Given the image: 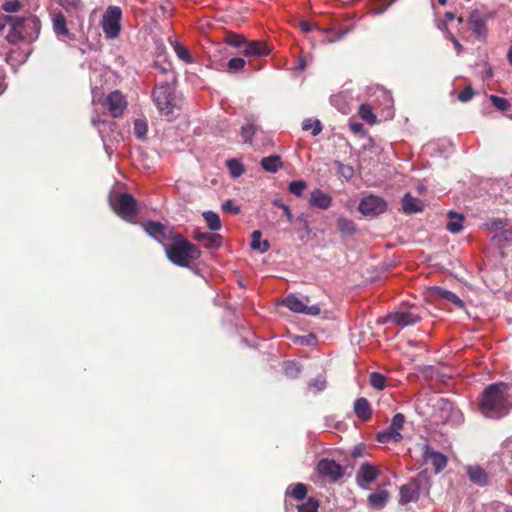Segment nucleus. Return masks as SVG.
Returning <instances> with one entry per match:
<instances>
[{
	"label": "nucleus",
	"instance_id": "49",
	"mask_svg": "<svg viewBox=\"0 0 512 512\" xmlns=\"http://www.w3.org/2000/svg\"><path fill=\"white\" fill-rule=\"evenodd\" d=\"M490 100L493 103V105L497 109H499L501 111L507 110L508 107L510 106L508 100L506 98H503V97H499V96H496V95H491L490 96Z\"/></svg>",
	"mask_w": 512,
	"mask_h": 512
},
{
	"label": "nucleus",
	"instance_id": "37",
	"mask_svg": "<svg viewBox=\"0 0 512 512\" xmlns=\"http://www.w3.org/2000/svg\"><path fill=\"white\" fill-rule=\"evenodd\" d=\"M227 167L229 169L230 174L237 178L241 176L244 172V168L241 162L236 159H230L227 161Z\"/></svg>",
	"mask_w": 512,
	"mask_h": 512
},
{
	"label": "nucleus",
	"instance_id": "29",
	"mask_svg": "<svg viewBox=\"0 0 512 512\" xmlns=\"http://www.w3.org/2000/svg\"><path fill=\"white\" fill-rule=\"evenodd\" d=\"M195 239L197 241L203 242L205 247L213 248V247H216L219 245L220 236L216 235V234H211L208 232H202V233H197L195 235Z\"/></svg>",
	"mask_w": 512,
	"mask_h": 512
},
{
	"label": "nucleus",
	"instance_id": "33",
	"mask_svg": "<svg viewBox=\"0 0 512 512\" xmlns=\"http://www.w3.org/2000/svg\"><path fill=\"white\" fill-rule=\"evenodd\" d=\"M302 129L304 131H311L312 136H317L322 131V124L318 119L313 120L308 118L302 122Z\"/></svg>",
	"mask_w": 512,
	"mask_h": 512
},
{
	"label": "nucleus",
	"instance_id": "32",
	"mask_svg": "<svg viewBox=\"0 0 512 512\" xmlns=\"http://www.w3.org/2000/svg\"><path fill=\"white\" fill-rule=\"evenodd\" d=\"M283 304L291 311L295 313H303L305 304L296 296L288 295L284 300Z\"/></svg>",
	"mask_w": 512,
	"mask_h": 512
},
{
	"label": "nucleus",
	"instance_id": "5",
	"mask_svg": "<svg viewBox=\"0 0 512 512\" xmlns=\"http://www.w3.org/2000/svg\"><path fill=\"white\" fill-rule=\"evenodd\" d=\"M122 11L118 6H109L102 18V29L108 39H114L120 33Z\"/></svg>",
	"mask_w": 512,
	"mask_h": 512
},
{
	"label": "nucleus",
	"instance_id": "30",
	"mask_svg": "<svg viewBox=\"0 0 512 512\" xmlns=\"http://www.w3.org/2000/svg\"><path fill=\"white\" fill-rule=\"evenodd\" d=\"M441 409L448 410L450 412V416L446 417L445 421L461 422L463 420L461 412L454 408L451 402L441 399Z\"/></svg>",
	"mask_w": 512,
	"mask_h": 512
},
{
	"label": "nucleus",
	"instance_id": "6",
	"mask_svg": "<svg viewBox=\"0 0 512 512\" xmlns=\"http://www.w3.org/2000/svg\"><path fill=\"white\" fill-rule=\"evenodd\" d=\"M110 205L114 212L125 220L136 214L137 203L130 194L123 193L115 198H110Z\"/></svg>",
	"mask_w": 512,
	"mask_h": 512
},
{
	"label": "nucleus",
	"instance_id": "28",
	"mask_svg": "<svg viewBox=\"0 0 512 512\" xmlns=\"http://www.w3.org/2000/svg\"><path fill=\"white\" fill-rule=\"evenodd\" d=\"M261 238H262L261 231H259V230L253 231L252 235H251L250 247L253 250H258L261 253H264L269 249L270 244L267 240L262 241Z\"/></svg>",
	"mask_w": 512,
	"mask_h": 512
},
{
	"label": "nucleus",
	"instance_id": "38",
	"mask_svg": "<svg viewBox=\"0 0 512 512\" xmlns=\"http://www.w3.org/2000/svg\"><path fill=\"white\" fill-rule=\"evenodd\" d=\"M147 123L142 119H136L134 121V134L138 139H145L147 134Z\"/></svg>",
	"mask_w": 512,
	"mask_h": 512
},
{
	"label": "nucleus",
	"instance_id": "36",
	"mask_svg": "<svg viewBox=\"0 0 512 512\" xmlns=\"http://www.w3.org/2000/svg\"><path fill=\"white\" fill-rule=\"evenodd\" d=\"M370 384L377 390H383L386 386V378L381 373L372 372L370 374Z\"/></svg>",
	"mask_w": 512,
	"mask_h": 512
},
{
	"label": "nucleus",
	"instance_id": "11",
	"mask_svg": "<svg viewBox=\"0 0 512 512\" xmlns=\"http://www.w3.org/2000/svg\"><path fill=\"white\" fill-rule=\"evenodd\" d=\"M317 469L319 474L325 477H329L334 481L340 479L344 474L343 467L340 464L332 459L327 458L319 461Z\"/></svg>",
	"mask_w": 512,
	"mask_h": 512
},
{
	"label": "nucleus",
	"instance_id": "1",
	"mask_svg": "<svg viewBox=\"0 0 512 512\" xmlns=\"http://www.w3.org/2000/svg\"><path fill=\"white\" fill-rule=\"evenodd\" d=\"M509 390V385L502 382L486 387L479 405L481 414L490 419H499L507 415L511 407Z\"/></svg>",
	"mask_w": 512,
	"mask_h": 512
},
{
	"label": "nucleus",
	"instance_id": "34",
	"mask_svg": "<svg viewBox=\"0 0 512 512\" xmlns=\"http://www.w3.org/2000/svg\"><path fill=\"white\" fill-rule=\"evenodd\" d=\"M337 228L344 235H351L355 232V225L353 221L346 217H339L336 222Z\"/></svg>",
	"mask_w": 512,
	"mask_h": 512
},
{
	"label": "nucleus",
	"instance_id": "43",
	"mask_svg": "<svg viewBox=\"0 0 512 512\" xmlns=\"http://www.w3.org/2000/svg\"><path fill=\"white\" fill-rule=\"evenodd\" d=\"M245 64H246V62L243 58L235 57V58H231L228 61L227 68H228L229 72L234 73V72L241 71L244 68Z\"/></svg>",
	"mask_w": 512,
	"mask_h": 512
},
{
	"label": "nucleus",
	"instance_id": "42",
	"mask_svg": "<svg viewBox=\"0 0 512 512\" xmlns=\"http://www.w3.org/2000/svg\"><path fill=\"white\" fill-rule=\"evenodd\" d=\"M173 47H174V51H175L176 55L179 57V59L183 60L186 63L192 62L191 55H190L189 51L184 46H182L178 42H175Z\"/></svg>",
	"mask_w": 512,
	"mask_h": 512
},
{
	"label": "nucleus",
	"instance_id": "16",
	"mask_svg": "<svg viewBox=\"0 0 512 512\" xmlns=\"http://www.w3.org/2000/svg\"><path fill=\"white\" fill-rule=\"evenodd\" d=\"M52 22H53V30H54L56 36L60 40H65V38H67L69 40L75 39V36L73 34H71L67 29L66 19L63 16V14H61V13L55 14L53 16Z\"/></svg>",
	"mask_w": 512,
	"mask_h": 512
},
{
	"label": "nucleus",
	"instance_id": "19",
	"mask_svg": "<svg viewBox=\"0 0 512 512\" xmlns=\"http://www.w3.org/2000/svg\"><path fill=\"white\" fill-rule=\"evenodd\" d=\"M354 412L356 416L363 420L367 421L372 416L371 406L366 398L360 397L354 402Z\"/></svg>",
	"mask_w": 512,
	"mask_h": 512
},
{
	"label": "nucleus",
	"instance_id": "56",
	"mask_svg": "<svg viewBox=\"0 0 512 512\" xmlns=\"http://www.w3.org/2000/svg\"><path fill=\"white\" fill-rule=\"evenodd\" d=\"M60 5L66 9H76L80 5V0H59Z\"/></svg>",
	"mask_w": 512,
	"mask_h": 512
},
{
	"label": "nucleus",
	"instance_id": "58",
	"mask_svg": "<svg viewBox=\"0 0 512 512\" xmlns=\"http://www.w3.org/2000/svg\"><path fill=\"white\" fill-rule=\"evenodd\" d=\"M309 385L315 387L318 391H321L325 388L326 382L324 379H315L310 381Z\"/></svg>",
	"mask_w": 512,
	"mask_h": 512
},
{
	"label": "nucleus",
	"instance_id": "25",
	"mask_svg": "<svg viewBox=\"0 0 512 512\" xmlns=\"http://www.w3.org/2000/svg\"><path fill=\"white\" fill-rule=\"evenodd\" d=\"M377 475L378 470L376 467L369 463H365L361 465L357 477L366 483H372L377 478Z\"/></svg>",
	"mask_w": 512,
	"mask_h": 512
},
{
	"label": "nucleus",
	"instance_id": "15",
	"mask_svg": "<svg viewBox=\"0 0 512 512\" xmlns=\"http://www.w3.org/2000/svg\"><path fill=\"white\" fill-rule=\"evenodd\" d=\"M419 486L416 482H410L400 488V500L401 505L408 504L410 502H416L419 499Z\"/></svg>",
	"mask_w": 512,
	"mask_h": 512
},
{
	"label": "nucleus",
	"instance_id": "14",
	"mask_svg": "<svg viewBox=\"0 0 512 512\" xmlns=\"http://www.w3.org/2000/svg\"><path fill=\"white\" fill-rule=\"evenodd\" d=\"M468 23L473 34L479 40L484 41L487 37V27L486 22L481 15L476 11L471 12L468 18Z\"/></svg>",
	"mask_w": 512,
	"mask_h": 512
},
{
	"label": "nucleus",
	"instance_id": "60",
	"mask_svg": "<svg viewBox=\"0 0 512 512\" xmlns=\"http://www.w3.org/2000/svg\"><path fill=\"white\" fill-rule=\"evenodd\" d=\"M311 337H312L311 335L310 336H298L295 338V342L300 343L302 345H308V344H310Z\"/></svg>",
	"mask_w": 512,
	"mask_h": 512
},
{
	"label": "nucleus",
	"instance_id": "48",
	"mask_svg": "<svg viewBox=\"0 0 512 512\" xmlns=\"http://www.w3.org/2000/svg\"><path fill=\"white\" fill-rule=\"evenodd\" d=\"M404 423L405 416L402 413H397L393 416L389 426L392 428V430L400 432L403 429Z\"/></svg>",
	"mask_w": 512,
	"mask_h": 512
},
{
	"label": "nucleus",
	"instance_id": "26",
	"mask_svg": "<svg viewBox=\"0 0 512 512\" xmlns=\"http://www.w3.org/2000/svg\"><path fill=\"white\" fill-rule=\"evenodd\" d=\"M261 166L265 171L275 173L282 167V161L278 155H272L262 158Z\"/></svg>",
	"mask_w": 512,
	"mask_h": 512
},
{
	"label": "nucleus",
	"instance_id": "41",
	"mask_svg": "<svg viewBox=\"0 0 512 512\" xmlns=\"http://www.w3.org/2000/svg\"><path fill=\"white\" fill-rule=\"evenodd\" d=\"M21 8L22 4L19 0H5L1 5V9L6 13H16Z\"/></svg>",
	"mask_w": 512,
	"mask_h": 512
},
{
	"label": "nucleus",
	"instance_id": "31",
	"mask_svg": "<svg viewBox=\"0 0 512 512\" xmlns=\"http://www.w3.org/2000/svg\"><path fill=\"white\" fill-rule=\"evenodd\" d=\"M208 228L212 231H218L221 229V220L217 213L213 211H205L202 214Z\"/></svg>",
	"mask_w": 512,
	"mask_h": 512
},
{
	"label": "nucleus",
	"instance_id": "57",
	"mask_svg": "<svg viewBox=\"0 0 512 512\" xmlns=\"http://www.w3.org/2000/svg\"><path fill=\"white\" fill-rule=\"evenodd\" d=\"M320 307L318 305H311V306H308L305 304L304 306V311L302 314H305V315H311V316H316L318 314H320Z\"/></svg>",
	"mask_w": 512,
	"mask_h": 512
},
{
	"label": "nucleus",
	"instance_id": "64",
	"mask_svg": "<svg viewBox=\"0 0 512 512\" xmlns=\"http://www.w3.org/2000/svg\"><path fill=\"white\" fill-rule=\"evenodd\" d=\"M6 16L7 15L0 16V32H2L3 29L5 28L6 24H8V21L6 20Z\"/></svg>",
	"mask_w": 512,
	"mask_h": 512
},
{
	"label": "nucleus",
	"instance_id": "40",
	"mask_svg": "<svg viewBox=\"0 0 512 512\" xmlns=\"http://www.w3.org/2000/svg\"><path fill=\"white\" fill-rule=\"evenodd\" d=\"M256 132V127L252 123H247L241 128V137L245 143H251Z\"/></svg>",
	"mask_w": 512,
	"mask_h": 512
},
{
	"label": "nucleus",
	"instance_id": "20",
	"mask_svg": "<svg viewBox=\"0 0 512 512\" xmlns=\"http://www.w3.org/2000/svg\"><path fill=\"white\" fill-rule=\"evenodd\" d=\"M376 439L379 443L387 444L390 442H400L402 440V435L400 432L396 430H392L389 426L386 429L377 433Z\"/></svg>",
	"mask_w": 512,
	"mask_h": 512
},
{
	"label": "nucleus",
	"instance_id": "61",
	"mask_svg": "<svg viewBox=\"0 0 512 512\" xmlns=\"http://www.w3.org/2000/svg\"><path fill=\"white\" fill-rule=\"evenodd\" d=\"M339 166L341 167V169H342V173H343V175H344V176H346V177H351V176L353 175V170H352V168H351V167H349V166H344V165H342V164H340Z\"/></svg>",
	"mask_w": 512,
	"mask_h": 512
},
{
	"label": "nucleus",
	"instance_id": "44",
	"mask_svg": "<svg viewBox=\"0 0 512 512\" xmlns=\"http://www.w3.org/2000/svg\"><path fill=\"white\" fill-rule=\"evenodd\" d=\"M319 503L314 498H309L305 503L298 506V512H317Z\"/></svg>",
	"mask_w": 512,
	"mask_h": 512
},
{
	"label": "nucleus",
	"instance_id": "10",
	"mask_svg": "<svg viewBox=\"0 0 512 512\" xmlns=\"http://www.w3.org/2000/svg\"><path fill=\"white\" fill-rule=\"evenodd\" d=\"M144 229L148 235L160 243H163L165 240H173L176 234L172 228L155 221L147 222Z\"/></svg>",
	"mask_w": 512,
	"mask_h": 512
},
{
	"label": "nucleus",
	"instance_id": "50",
	"mask_svg": "<svg viewBox=\"0 0 512 512\" xmlns=\"http://www.w3.org/2000/svg\"><path fill=\"white\" fill-rule=\"evenodd\" d=\"M439 28L447 31V39H449V40L453 43V45H454V47H455V49H456V51H457V54H458V55H459V54H461V52L463 51V46H462V45H461V43L456 39V37H455L451 32H449V31L447 30V25H446V23H441V24H439Z\"/></svg>",
	"mask_w": 512,
	"mask_h": 512
},
{
	"label": "nucleus",
	"instance_id": "62",
	"mask_svg": "<svg viewBox=\"0 0 512 512\" xmlns=\"http://www.w3.org/2000/svg\"><path fill=\"white\" fill-rule=\"evenodd\" d=\"M395 0H391L389 1L387 4H385L383 7H380V8H375L373 11H374V14H382Z\"/></svg>",
	"mask_w": 512,
	"mask_h": 512
},
{
	"label": "nucleus",
	"instance_id": "17",
	"mask_svg": "<svg viewBox=\"0 0 512 512\" xmlns=\"http://www.w3.org/2000/svg\"><path fill=\"white\" fill-rule=\"evenodd\" d=\"M466 473L469 480L475 485L483 487L488 484V475L480 466H468L466 468Z\"/></svg>",
	"mask_w": 512,
	"mask_h": 512
},
{
	"label": "nucleus",
	"instance_id": "23",
	"mask_svg": "<svg viewBox=\"0 0 512 512\" xmlns=\"http://www.w3.org/2000/svg\"><path fill=\"white\" fill-rule=\"evenodd\" d=\"M448 222L446 224V229L453 233V234H457L459 233L460 231H462L463 229V220H464V217L463 215H460V214H457L453 211H449L448 212Z\"/></svg>",
	"mask_w": 512,
	"mask_h": 512
},
{
	"label": "nucleus",
	"instance_id": "12",
	"mask_svg": "<svg viewBox=\"0 0 512 512\" xmlns=\"http://www.w3.org/2000/svg\"><path fill=\"white\" fill-rule=\"evenodd\" d=\"M105 106L113 117H119L127 107L124 96L119 91L111 92L105 99Z\"/></svg>",
	"mask_w": 512,
	"mask_h": 512
},
{
	"label": "nucleus",
	"instance_id": "8",
	"mask_svg": "<svg viewBox=\"0 0 512 512\" xmlns=\"http://www.w3.org/2000/svg\"><path fill=\"white\" fill-rule=\"evenodd\" d=\"M422 319L421 315L416 312L415 308L409 309L401 308L397 311L391 312L387 316V320L396 325L406 327L418 323Z\"/></svg>",
	"mask_w": 512,
	"mask_h": 512
},
{
	"label": "nucleus",
	"instance_id": "3",
	"mask_svg": "<svg viewBox=\"0 0 512 512\" xmlns=\"http://www.w3.org/2000/svg\"><path fill=\"white\" fill-rule=\"evenodd\" d=\"M161 72L165 74V81L159 82L153 91V101L160 113L164 116H171L177 107V97L174 91V82L176 80L175 73L170 68H161Z\"/></svg>",
	"mask_w": 512,
	"mask_h": 512
},
{
	"label": "nucleus",
	"instance_id": "2",
	"mask_svg": "<svg viewBox=\"0 0 512 512\" xmlns=\"http://www.w3.org/2000/svg\"><path fill=\"white\" fill-rule=\"evenodd\" d=\"M6 20L10 25L6 36L10 44H17L20 41H35L40 34L41 22L35 15L26 17L6 16Z\"/></svg>",
	"mask_w": 512,
	"mask_h": 512
},
{
	"label": "nucleus",
	"instance_id": "55",
	"mask_svg": "<svg viewBox=\"0 0 512 512\" xmlns=\"http://www.w3.org/2000/svg\"><path fill=\"white\" fill-rule=\"evenodd\" d=\"M473 94H474V92H473L472 88L468 86L458 94V99L461 102H467L473 97Z\"/></svg>",
	"mask_w": 512,
	"mask_h": 512
},
{
	"label": "nucleus",
	"instance_id": "13",
	"mask_svg": "<svg viewBox=\"0 0 512 512\" xmlns=\"http://www.w3.org/2000/svg\"><path fill=\"white\" fill-rule=\"evenodd\" d=\"M241 52L247 57L260 58L267 56L270 50L266 43L263 41L256 40L248 42L246 40Z\"/></svg>",
	"mask_w": 512,
	"mask_h": 512
},
{
	"label": "nucleus",
	"instance_id": "47",
	"mask_svg": "<svg viewBox=\"0 0 512 512\" xmlns=\"http://www.w3.org/2000/svg\"><path fill=\"white\" fill-rule=\"evenodd\" d=\"M305 188L306 183L302 180L292 181L288 186L289 191L296 196H301Z\"/></svg>",
	"mask_w": 512,
	"mask_h": 512
},
{
	"label": "nucleus",
	"instance_id": "21",
	"mask_svg": "<svg viewBox=\"0 0 512 512\" xmlns=\"http://www.w3.org/2000/svg\"><path fill=\"white\" fill-rule=\"evenodd\" d=\"M389 499V493L386 490H378L368 496V503L374 509L383 508Z\"/></svg>",
	"mask_w": 512,
	"mask_h": 512
},
{
	"label": "nucleus",
	"instance_id": "52",
	"mask_svg": "<svg viewBox=\"0 0 512 512\" xmlns=\"http://www.w3.org/2000/svg\"><path fill=\"white\" fill-rule=\"evenodd\" d=\"M272 204L282 209L288 222L291 223L293 221V215L288 205L284 204L280 199H274Z\"/></svg>",
	"mask_w": 512,
	"mask_h": 512
},
{
	"label": "nucleus",
	"instance_id": "45",
	"mask_svg": "<svg viewBox=\"0 0 512 512\" xmlns=\"http://www.w3.org/2000/svg\"><path fill=\"white\" fill-rule=\"evenodd\" d=\"M283 370L288 377L294 378L300 373L299 366L293 361H287L283 364Z\"/></svg>",
	"mask_w": 512,
	"mask_h": 512
},
{
	"label": "nucleus",
	"instance_id": "22",
	"mask_svg": "<svg viewBox=\"0 0 512 512\" xmlns=\"http://www.w3.org/2000/svg\"><path fill=\"white\" fill-rule=\"evenodd\" d=\"M402 208L405 213L413 214L422 211V204L417 198L407 193L402 199Z\"/></svg>",
	"mask_w": 512,
	"mask_h": 512
},
{
	"label": "nucleus",
	"instance_id": "46",
	"mask_svg": "<svg viewBox=\"0 0 512 512\" xmlns=\"http://www.w3.org/2000/svg\"><path fill=\"white\" fill-rule=\"evenodd\" d=\"M493 240L498 243L503 242H512V230L511 229H502L497 234L493 236Z\"/></svg>",
	"mask_w": 512,
	"mask_h": 512
},
{
	"label": "nucleus",
	"instance_id": "27",
	"mask_svg": "<svg viewBox=\"0 0 512 512\" xmlns=\"http://www.w3.org/2000/svg\"><path fill=\"white\" fill-rule=\"evenodd\" d=\"M378 97H381L382 101H383V106H384L383 107V114H384V117L386 119L393 118V116H394L393 98H392L391 94L388 91L384 90V89H380Z\"/></svg>",
	"mask_w": 512,
	"mask_h": 512
},
{
	"label": "nucleus",
	"instance_id": "59",
	"mask_svg": "<svg viewBox=\"0 0 512 512\" xmlns=\"http://www.w3.org/2000/svg\"><path fill=\"white\" fill-rule=\"evenodd\" d=\"M300 28L303 32L307 33L313 29V25L308 21H301Z\"/></svg>",
	"mask_w": 512,
	"mask_h": 512
},
{
	"label": "nucleus",
	"instance_id": "35",
	"mask_svg": "<svg viewBox=\"0 0 512 512\" xmlns=\"http://www.w3.org/2000/svg\"><path fill=\"white\" fill-rule=\"evenodd\" d=\"M360 117L370 124H374L377 121L376 115L372 111V107L369 104H362L359 107Z\"/></svg>",
	"mask_w": 512,
	"mask_h": 512
},
{
	"label": "nucleus",
	"instance_id": "9",
	"mask_svg": "<svg viewBox=\"0 0 512 512\" xmlns=\"http://www.w3.org/2000/svg\"><path fill=\"white\" fill-rule=\"evenodd\" d=\"M422 456L425 464H430L435 473L441 472L447 465V457L438 451L432 449L429 445L422 448Z\"/></svg>",
	"mask_w": 512,
	"mask_h": 512
},
{
	"label": "nucleus",
	"instance_id": "4",
	"mask_svg": "<svg viewBox=\"0 0 512 512\" xmlns=\"http://www.w3.org/2000/svg\"><path fill=\"white\" fill-rule=\"evenodd\" d=\"M165 252L167 258L175 265L187 267L195 262L200 257V250L198 247L180 234H175L173 243L165 245Z\"/></svg>",
	"mask_w": 512,
	"mask_h": 512
},
{
	"label": "nucleus",
	"instance_id": "54",
	"mask_svg": "<svg viewBox=\"0 0 512 512\" xmlns=\"http://www.w3.org/2000/svg\"><path fill=\"white\" fill-rule=\"evenodd\" d=\"M222 210L224 212L238 214L240 212V207L236 205L233 200H226L222 203Z\"/></svg>",
	"mask_w": 512,
	"mask_h": 512
},
{
	"label": "nucleus",
	"instance_id": "24",
	"mask_svg": "<svg viewBox=\"0 0 512 512\" xmlns=\"http://www.w3.org/2000/svg\"><path fill=\"white\" fill-rule=\"evenodd\" d=\"M434 295L440 299L446 300L449 303H453L454 305H456L459 308L464 307V302L455 293H453L449 290H446V289H443L440 287H436L434 289Z\"/></svg>",
	"mask_w": 512,
	"mask_h": 512
},
{
	"label": "nucleus",
	"instance_id": "53",
	"mask_svg": "<svg viewBox=\"0 0 512 512\" xmlns=\"http://www.w3.org/2000/svg\"><path fill=\"white\" fill-rule=\"evenodd\" d=\"M226 42L230 45V46H233V47H237V48H241L243 49L244 47V44L246 42V40L241 37V36H238V35H231L227 38Z\"/></svg>",
	"mask_w": 512,
	"mask_h": 512
},
{
	"label": "nucleus",
	"instance_id": "18",
	"mask_svg": "<svg viewBox=\"0 0 512 512\" xmlns=\"http://www.w3.org/2000/svg\"><path fill=\"white\" fill-rule=\"evenodd\" d=\"M309 203L313 207L325 210L331 206L332 198L320 189H314L311 192Z\"/></svg>",
	"mask_w": 512,
	"mask_h": 512
},
{
	"label": "nucleus",
	"instance_id": "51",
	"mask_svg": "<svg viewBox=\"0 0 512 512\" xmlns=\"http://www.w3.org/2000/svg\"><path fill=\"white\" fill-rule=\"evenodd\" d=\"M307 494V487L303 483H297L292 490V496L297 500H302Z\"/></svg>",
	"mask_w": 512,
	"mask_h": 512
},
{
	"label": "nucleus",
	"instance_id": "63",
	"mask_svg": "<svg viewBox=\"0 0 512 512\" xmlns=\"http://www.w3.org/2000/svg\"><path fill=\"white\" fill-rule=\"evenodd\" d=\"M350 128L353 132L358 133L362 130V124L360 123H351Z\"/></svg>",
	"mask_w": 512,
	"mask_h": 512
},
{
	"label": "nucleus",
	"instance_id": "39",
	"mask_svg": "<svg viewBox=\"0 0 512 512\" xmlns=\"http://www.w3.org/2000/svg\"><path fill=\"white\" fill-rule=\"evenodd\" d=\"M508 225V221L502 218L492 219L484 224L485 229L489 231L502 230Z\"/></svg>",
	"mask_w": 512,
	"mask_h": 512
},
{
	"label": "nucleus",
	"instance_id": "7",
	"mask_svg": "<svg viewBox=\"0 0 512 512\" xmlns=\"http://www.w3.org/2000/svg\"><path fill=\"white\" fill-rule=\"evenodd\" d=\"M387 208L384 199L375 195H367L359 203V211L365 216H377L383 213Z\"/></svg>",
	"mask_w": 512,
	"mask_h": 512
}]
</instances>
